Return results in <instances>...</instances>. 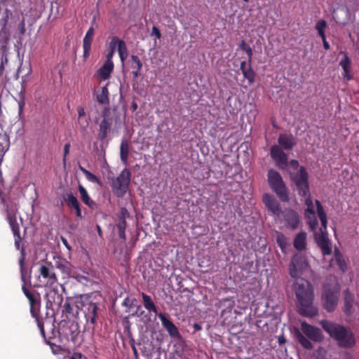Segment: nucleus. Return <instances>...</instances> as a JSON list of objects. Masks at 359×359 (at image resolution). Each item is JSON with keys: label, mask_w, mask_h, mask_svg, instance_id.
I'll return each instance as SVG.
<instances>
[{"label": "nucleus", "mask_w": 359, "mask_h": 359, "mask_svg": "<svg viewBox=\"0 0 359 359\" xmlns=\"http://www.w3.org/2000/svg\"><path fill=\"white\" fill-rule=\"evenodd\" d=\"M267 181L270 188L280 201L289 202L290 196L287 188L278 171L272 168L269 169L267 172Z\"/></svg>", "instance_id": "nucleus-6"}, {"label": "nucleus", "mask_w": 359, "mask_h": 359, "mask_svg": "<svg viewBox=\"0 0 359 359\" xmlns=\"http://www.w3.org/2000/svg\"><path fill=\"white\" fill-rule=\"evenodd\" d=\"M75 305H72L69 299H67L62 306V316L69 319L76 318L79 315V309L81 308L80 301H76Z\"/></svg>", "instance_id": "nucleus-17"}, {"label": "nucleus", "mask_w": 359, "mask_h": 359, "mask_svg": "<svg viewBox=\"0 0 359 359\" xmlns=\"http://www.w3.org/2000/svg\"><path fill=\"white\" fill-rule=\"evenodd\" d=\"M78 189L81 195V201L90 208H93L95 205V203L90 198L87 190L81 184L79 185Z\"/></svg>", "instance_id": "nucleus-33"}, {"label": "nucleus", "mask_w": 359, "mask_h": 359, "mask_svg": "<svg viewBox=\"0 0 359 359\" xmlns=\"http://www.w3.org/2000/svg\"><path fill=\"white\" fill-rule=\"evenodd\" d=\"M323 43V47L325 50H329L330 48V46L329 43L326 40V36L321 37Z\"/></svg>", "instance_id": "nucleus-61"}, {"label": "nucleus", "mask_w": 359, "mask_h": 359, "mask_svg": "<svg viewBox=\"0 0 359 359\" xmlns=\"http://www.w3.org/2000/svg\"><path fill=\"white\" fill-rule=\"evenodd\" d=\"M278 145L273 144L270 148V156L276 165L280 170L287 167V155L284 150H291L297 144L292 134L280 133L278 137Z\"/></svg>", "instance_id": "nucleus-3"}, {"label": "nucleus", "mask_w": 359, "mask_h": 359, "mask_svg": "<svg viewBox=\"0 0 359 359\" xmlns=\"http://www.w3.org/2000/svg\"><path fill=\"white\" fill-rule=\"evenodd\" d=\"M95 33V29L93 26H91L88 30L87 31L83 40V60H86L91 53V44L93 39V36Z\"/></svg>", "instance_id": "nucleus-19"}, {"label": "nucleus", "mask_w": 359, "mask_h": 359, "mask_svg": "<svg viewBox=\"0 0 359 359\" xmlns=\"http://www.w3.org/2000/svg\"><path fill=\"white\" fill-rule=\"evenodd\" d=\"M80 170L86 176V179L93 183H97L98 184H101L100 180L94 174L91 173L90 171L83 168L82 166H79Z\"/></svg>", "instance_id": "nucleus-43"}, {"label": "nucleus", "mask_w": 359, "mask_h": 359, "mask_svg": "<svg viewBox=\"0 0 359 359\" xmlns=\"http://www.w3.org/2000/svg\"><path fill=\"white\" fill-rule=\"evenodd\" d=\"M294 184L299 196L306 197L307 195L310 194L309 182H296Z\"/></svg>", "instance_id": "nucleus-40"}, {"label": "nucleus", "mask_w": 359, "mask_h": 359, "mask_svg": "<svg viewBox=\"0 0 359 359\" xmlns=\"http://www.w3.org/2000/svg\"><path fill=\"white\" fill-rule=\"evenodd\" d=\"M130 217V213L128 210L122 207L120 209V211L118 214V223L116 224L117 227H126L127 223H126V219Z\"/></svg>", "instance_id": "nucleus-36"}, {"label": "nucleus", "mask_w": 359, "mask_h": 359, "mask_svg": "<svg viewBox=\"0 0 359 359\" xmlns=\"http://www.w3.org/2000/svg\"><path fill=\"white\" fill-rule=\"evenodd\" d=\"M96 99L98 103L101 104H108L109 102V93L107 85L102 87L96 93Z\"/></svg>", "instance_id": "nucleus-29"}, {"label": "nucleus", "mask_w": 359, "mask_h": 359, "mask_svg": "<svg viewBox=\"0 0 359 359\" xmlns=\"http://www.w3.org/2000/svg\"><path fill=\"white\" fill-rule=\"evenodd\" d=\"M61 241H62V243L64 244V245H65V247H66L69 250H71V246H70V245L69 244V243H68L67 240L65 238H64V237H62H62H61Z\"/></svg>", "instance_id": "nucleus-62"}, {"label": "nucleus", "mask_w": 359, "mask_h": 359, "mask_svg": "<svg viewBox=\"0 0 359 359\" xmlns=\"http://www.w3.org/2000/svg\"><path fill=\"white\" fill-rule=\"evenodd\" d=\"M102 120L113 121L112 118L110 117V109L109 107H105L102 111Z\"/></svg>", "instance_id": "nucleus-49"}, {"label": "nucleus", "mask_w": 359, "mask_h": 359, "mask_svg": "<svg viewBox=\"0 0 359 359\" xmlns=\"http://www.w3.org/2000/svg\"><path fill=\"white\" fill-rule=\"evenodd\" d=\"M290 165L294 170L299 169V163L297 160L292 159L290 162L287 161V166Z\"/></svg>", "instance_id": "nucleus-53"}, {"label": "nucleus", "mask_w": 359, "mask_h": 359, "mask_svg": "<svg viewBox=\"0 0 359 359\" xmlns=\"http://www.w3.org/2000/svg\"><path fill=\"white\" fill-rule=\"evenodd\" d=\"M316 204L317 207V213L320 220H323L327 219L326 213L323 209V207L320 202L318 200H316Z\"/></svg>", "instance_id": "nucleus-48"}, {"label": "nucleus", "mask_w": 359, "mask_h": 359, "mask_svg": "<svg viewBox=\"0 0 359 359\" xmlns=\"http://www.w3.org/2000/svg\"><path fill=\"white\" fill-rule=\"evenodd\" d=\"M35 320H36V322L37 323V326L40 330V333H41V336L44 338L46 344H48L53 350L54 346H55L56 348H60V347L59 346H57L55 344L52 343L50 338L48 339H46L43 319L39 317V318H35Z\"/></svg>", "instance_id": "nucleus-37"}, {"label": "nucleus", "mask_w": 359, "mask_h": 359, "mask_svg": "<svg viewBox=\"0 0 359 359\" xmlns=\"http://www.w3.org/2000/svg\"><path fill=\"white\" fill-rule=\"evenodd\" d=\"M278 341L279 345H282L286 342V339L283 335H281L278 337Z\"/></svg>", "instance_id": "nucleus-63"}, {"label": "nucleus", "mask_w": 359, "mask_h": 359, "mask_svg": "<svg viewBox=\"0 0 359 359\" xmlns=\"http://www.w3.org/2000/svg\"><path fill=\"white\" fill-rule=\"evenodd\" d=\"M71 147L70 143H66L64 147V153H63V158L62 162L64 165H66V161H67V156L69 153V149Z\"/></svg>", "instance_id": "nucleus-51"}, {"label": "nucleus", "mask_w": 359, "mask_h": 359, "mask_svg": "<svg viewBox=\"0 0 359 359\" xmlns=\"http://www.w3.org/2000/svg\"><path fill=\"white\" fill-rule=\"evenodd\" d=\"M294 335L296 339L302 346V347L307 350H311L313 348L311 342L301 332L298 328H294Z\"/></svg>", "instance_id": "nucleus-30"}, {"label": "nucleus", "mask_w": 359, "mask_h": 359, "mask_svg": "<svg viewBox=\"0 0 359 359\" xmlns=\"http://www.w3.org/2000/svg\"><path fill=\"white\" fill-rule=\"evenodd\" d=\"M63 296L56 290L50 291L46 294V316L54 317L62 306Z\"/></svg>", "instance_id": "nucleus-10"}, {"label": "nucleus", "mask_w": 359, "mask_h": 359, "mask_svg": "<svg viewBox=\"0 0 359 359\" xmlns=\"http://www.w3.org/2000/svg\"><path fill=\"white\" fill-rule=\"evenodd\" d=\"M151 34L152 35H154L157 39H161V32L160 30L158 29V28L156 26H154L152 27V32H151Z\"/></svg>", "instance_id": "nucleus-55"}, {"label": "nucleus", "mask_w": 359, "mask_h": 359, "mask_svg": "<svg viewBox=\"0 0 359 359\" xmlns=\"http://www.w3.org/2000/svg\"><path fill=\"white\" fill-rule=\"evenodd\" d=\"M327 27V22L325 20H318L315 26L316 29L318 31V35L321 37L325 36V28Z\"/></svg>", "instance_id": "nucleus-44"}, {"label": "nucleus", "mask_w": 359, "mask_h": 359, "mask_svg": "<svg viewBox=\"0 0 359 359\" xmlns=\"http://www.w3.org/2000/svg\"><path fill=\"white\" fill-rule=\"evenodd\" d=\"M120 40L117 36H113L109 43L110 50H113L115 52L116 48H118Z\"/></svg>", "instance_id": "nucleus-50"}, {"label": "nucleus", "mask_w": 359, "mask_h": 359, "mask_svg": "<svg viewBox=\"0 0 359 359\" xmlns=\"http://www.w3.org/2000/svg\"><path fill=\"white\" fill-rule=\"evenodd\" d=\"M292 180L294 183L309 182V174L306 168L300 166L297 174L292 177Z\"/></svg>", "instance_id": "nucleus-34"}, {"label": "nucleus", "mask_w": 359, "mask_h": 359, "mask_svg": "<svg viewBox=\"0 0 359 359\" xmlns=\"http://www.w3.org/2000/svg\"><path fill=\"white\" fill-rule=\"evenodd\" d=\"M239 48L245 52L249 48H250V46L245 42V41L243 40L239 44Z\"/></svg>", "instance_id": "nucleus-57"}, {"label": "nucleus", "mask_w": 359, "mask_h": 359, "mask_svg": "<svg viewBox=\"0 0 359 359\" xmlns=\"http://www.w3.org/2000/svg\"><path fill=\"white\" fill-rule=\"evenodd\" d=\"M63 199L69 208L75 210L76 217L81 218V209L77 198L70 193L64 196Z\"/></svg>", "instance_id": "nucleus-22"}, {"label": "nucleus", "mask_w": 359, "mask_h": 359, "mask_svg": "<svg viewBox=\"0 0 359 359\" xmlns=\"http://www.w3.org/2000/svg\"><path fill=\"white\" fill-rule=\"evenodd\" d=\"M309 267V263L302 255L295 254L291 259L289 265V274L295 279H299V277L302 274V272Z\"/></svg>", "instance_id": "nucleus-11"}, {"label": "nucleus", "mask_w": 359, "mask_h": 359, "mask_svg": "<svg viewBox=\"0 0 359 359\" xmlns=\"http://www.w3.org/2000/svg\"><path fill=\"white\" fill-rule=\"evenodd\" d=\"M114 53L115 52L113 50H110L108 52V53L107 55V60H106V62H113L111 58L114 56Z\"/></svg>", "instance_id": "nucleus-60"}, {"label": "nucleus", "mask_w": 359, "mask_h": 359, "mask_svg": "<svg viewBox=\"0 0 359 359\" xmlns=\"http://www.w3.org/2000/svg\"><path fill=\"white\" fill-rule=\"evenodd\" d=\"M55 267L59 269L65 277L71 276L72 271V265L65 258L57 257L55 261Z\"/></svg>", "instance_id": "nucleus-21"}, {"label": "nucleus", "mask_w": 359, "mask_h": 359, "mask_svg": "<svg viewBox=\"0 0 359 359\" xmlns=\"http://www.w3.org/2000/svg\"><path fill=\"white\" fill-rule=\"evenodd\" d=\"M320 323L323 329L337 342L339 347L351 348L355 345L354 334L349 328L327 320H323Z\"/></svg>", "instance_id": "nucleus-2"}, {"label": "nucleus", "mask_w": 359, "mask_h": 359, "mask_svg": "<svg viewBox=\"0 0 359 359\" xmlns=\"http://www.w3.org/2000/svg\"><path fill=\"white\" fill-rule=\"evenodd\" d=\"M82 354L81 353L74 352L72 354L69 359H82Z\"/></svg>", "instance_id": "nucleus-59"}, {"label": "nucleus", "mask_w": 359, "mask_h": 359, "mask_svg": "<svg viewBox=\"0 0 359 359\" xmlns=\"http://www.w3.org/2000/svg\"><path fill=\"white\" fill-rule=\"evenodd\" d=\"M117 229L118 231V236H119L120 238L125 241L126 238V233H125L126 227H117Z\"/></svg>", "instance_id": "nucleus-56"}, {"label": "nucleus", "mask_w": 359, "mask_h": 359, "mask_svg": "<svg viewBox=\"0 0 359 359\" xmlns=\"http://www.w3.org/2000/svg\"><path fill=\"white\" fill-rule=\"evenodd\" d=\"M25 104V102L24 97H22V98L18 101V113L20 116L22 114Z\"/></svg>", "instance_id": "nucleus-54"}, {"label": "nucleus", "mask_w": 359, "mask_h": 359, "mask_svg": "<svg viewBox=\"0 0 359 359\" xmlns=\"http://www.w3.org/2000/svg\"><path fill=\"white\" fill-rule=\"evenodd\" d=\"M114 69L113 62H105L103 66L97 71V76L101 80H107L109 78Z\"/></svg>", "instance_id": "nucleus-25"}, {"label": "nucleus", "mask_w": 359, "mask_h": 359, "mask_svg": "<svg viewBox=\"0 0 359 359\" xmlns=\"http://www.w3.org/2000/svg\"><path fill=\"white\" fill-rule=\"evenodd\" d=\"M293 290L297 297V312L304 317L313 318L318 314V309L313 304L314 299L311 284L305 279H296Z\"/></svg>", "instance_id": "nucleus-1"}, {"label": "nucleus", "mask_w": 359, "mask_h": 359, "mask_svg": "<svg viewBox=\"0 0 359 359\" xmlns=\"http://www.w3.org/2000/svg\"><path fill=\"white\" fill-rule=\"evenodd\" d=\"M39 273L45 280L46 285L51 286L57 283V277L50 262L48 265H41L39 269Z\"/></svg>", "instance_id": "nucleus-15"}, {"label": "nucleus", "mask_w": 359, "mask_h": 359, "mask_svg": "<svg viewBox=\"0 0 359 359\" xmlns=\"http://www.w3.org/2000/svg\"><path fill=\"white\" fill-rule=\"evenodd\" d=\"M276 241L281 251L285 253L288 245L287 237L283 233L277 232Z\"/></svg>", "instance_id": "nucleus-39"}, {"label": "nucleus", "mask_w": 359, "mask_h": 359, "mask_svg": "<svg viewBox=\"0 0 359 359\" xmlns=\"http://www.w3.org/2000/svg\"><path fill=\"white\" fill-rule=\"evenodd\" d=\"M340 287L335 276L327 279L323 286L322 303L323 308L327 312H332L337 306L339 297Z\"/></svg>", "instance_id": "nucleus-5"}, {"label": "nucleus", "mask_w": 359, "mask_h": 359, "mask_svg": "<svg viewBox=\"0 0 359 359\" xmlns=\"http://www.w3.org/2000/svg\"><path fill=\"white\" fill-rule=\"evenodd\" d=\"M305 217L310 229L311 231H314L318 226V220L316 219V214H305Z\"/></svg>", "instance_id": "nucleus-45"}, {"label": "nucleus", "mask_w": 359, "mask_h": 359, "mask_svg": "<svg viewBox=\"0 0 359 359\" xmlns=\"http://www.w3.org/2000/svg\"><path fill=\"white\" fill-rule=\"evenodd\" d=\"M235 305L234 297H226L222 299L217 303V307H224V309L222 311L221 315L224 316L226 312H231Z\"/></svg>", "instance_id": "nucleus-26"}, {"label": "nucleus", "mask_w": 359, "mask_h": 359, "mask_svg": "<svg viewBox=\"0 0 359 359\" xmlns=\"http://www.w3.org/2000/svg\"><path fill=\"white\" fill-rule=\"evenodd\" d=\"M113 121L102 120L99 124L97 138L104 141L111 132Z\"/></svg>", "instance_id": "nucleus-23"}, {"label": "nucleus", "mask_w": 359, "mask_h": 359, "mask_svg": "<svg viewBox=\"0 0 359 359\" xmlns=\"http://www.w3.org/2000/svg\"><path fill=\"white\" fill-rule=\"evenodd\" d=\"M81 309L84 314L86 323L89 327L94 329L98 317V304L91 299L90 296L81 298L80 300Z\"/></svg>", "instance_id": "nucleus-7"}, {"label": "nucleus", "mask_w": 359, "mask_h": 359, "mask_svg": "<svg viewBox=\"0 0 359 359\" xmlns=\"http://www.w3.org/2000/svg\"><path fill=\"white\" fill-rule=\"evenodd\" d=\"M303 333L313 341H320L323 338L320 330L304 321L301 323Z\"/></svg>", "instance_id": "nucleus-16"}, {"label": "nucleus", "mask_w": 359, "mask_h": 359, "mask_svg": "<svg viewBox=\"0 0 359 359\" xmlns=\"http://www.w3.org/2000/svg\"><path fill=\"white\" fill-rule=\"evenodd\" d=\"M340 54L344 55V58L339 62V65L343 69V79L347 81L353 79V74L351 73V61L346 52L341 51Z\"/></svg>", "instance_id": "nucleus-20"}, {"label": "nucleus", "mask_w": 359, "mask_h": 359, "mask_svg": "<svg viewBox=\"0 0 359 359\" xmlns=\"http://www.w3.org/2000/svg\"><path fill=\"white\" fill-rule=\"evenodd\" d=\"M294 248L299 250L302 251L306 246V233L301 231L297 234L294 239Z\"/></svg>", "instance_id": "nucleus-27"}, {"label": "nucleus", "mask_w": 359, "mask_h": 359, "mask_svg": "<svg viewBox=\"0 0 359 359\" xmlns=\"http://www.w3.org/2000/svg\"><path fill=\"white\" fill-rule=\"evenodd\" d=\"M118 53L121 62H124L128 57V49L125 41L122 39L120 40L118 46Z\"/></svg>", "instance_id": "nucleus-41"}, {"label": "nucleus", "mask_w": 359, "mask_h": 359, "mask_svg": "<svg viewBox=\"0 0 359 359\" xmlns=\"http://www.w3.org/2000/svg\"><path fill=\"white\" fill-rule=\"evenodd\" d=\"M305 198L304 203L306 205V209L305 210V214H315V209L313 203V200L311 198V194L307 195Z\"/></svg>", "instance_id": "nucleus-46"}, {"label": "nucleus", "mask_w": 359, "mask_h": 359, "mask_svg": "<svg viewBox=\"0 0 359 359\" xmlns=\"http://www.w3.org/2000/svg\"><path fill=\"white\" fill-rule=\"evenodd\" d=\"M241 70L244 78L248 81L249 84H252L255 79V73L252 68L251 63L242 61L241 63Z\"/></svg>", "instance_id": "nucleus-24"}, {"label": "nucleus", "mask_w": 359, "mask_h": 359, "mask_svg": "<svg viewBox=\"0 0 359 359\" xmlns=\"http://www.w3.org/2000/svg\"><path fill=\"white\" fill-rule=\"evenodd\" d=\"M131 172L125 168L118 176L111 180V189L117 197H123L127 192L130 182Z\"/></svg>", "instance_id": "nucleus-8"}, {"label": "nucleus", "mask_w": 359, "mask_h": 359, "mask_svg": "<svg viewBox=\"0 0 359 359\" xmlns=\"http://www.w3.org/2000/svg\"><path fill=\"white\" fill-rule=\"evenodd\" d=\"M286 228L292 230L297 229L300 223L299 214L292 208H284L280 214V218Z\"/></svg>", "instance_id": "nucleus-12"}, {"label": "nucleus", "mask_w": 359, "mask_h": 359, "mask_svg": "<svg viewBox=\"0 0 359 359\" xmlns=\"http://www.w3.org/2000/svg\"><path fill=\"white\" fill-rule=\"evenodd\" d=\"M320 222H321L322 226L323 227V231L327 232V219H323V220H320Z\"/></svg>", "instance_id": "nucleus-64"}, {"label": "nucleus", "mask_w": 359, "mask_h": 359, "mask_svg": "<svg viewBox=\"0 0 359 359\" xmlns=\"http://www.w3.org/2000/svg\"><path fill=\"white\" fill-rule=\"evenodd\" d=\"M129 155V143L128 140H123L120 147V158L123 164H127Z\"/></svg>", "instance_id": "nucleus-35"}, {"label": "nucleus", "mask_w": 359, "mask_h": 359, "mask_svg": "<svg viewBox=\"0 0 359 359\" xmlns=\"http://www.w3.org/2000/svg\"><path fill=\"white\" fill-rule=\"evenodd\" d=\"M78 112V121L79 123L83 127L86 128L88 125V121L86 118V112L83 107H79L77 108Z\"/></svg>", "instance_id": "nucleus-42"}, {"label": "nucleus", "mask_w": 359, "mask_h": 359, "mask_svg": "<svg viewBox=\"0 0 359 359\" xmlns=\"http://www.w3.org/2000/svg\"><path fill=\"white\" fill-rule=\"evenodd\" d=\"M262 202L264 204L270 215L276 219L280 218L283 211L279 201L272 194L265 193L262 196Z\"/></svg>", "instance_id": "nucleus-13"}, {"label": "nucleus", "mask_w": 359, "mask_h": 359, "mask_svg": "<svg viewBox=\"0 0 359 359\" xmlns=\"http://www.w3.org/2000/svg\"><path fill=\"white\" fill-rule=\"evenodd\" d=\"M141 296L142 297V302L144 308L149 312H153L158 315V308L154 303L151 297L144 292L141 293Z\"/></svg>", "instance_id": "nucleus-31"}, {"label": "nucleus", "mask_w": 359, "mask_h": 359, "mask_svg": "<svg viewBox=\"0 0 359 359\" xmlns=\"http://www.w3.org/2000/svg\"><path fill=\"white\" fill-rule=\"evenodd\" d=\"M130 59V67L133 69L132 74L135 79H137L140 76V72L142 68V63L137 55H131Z\"/></svg>", "instance_id": "nucleus-28"}, {"label": "nucleus", "mask_w": 359, "mask_h": 359, "mask_svg": "<svg viewBox=\"0 0 359 359\" xmlns=\"http://www.w3.org/2000/svg\"><path fill=\"white\" fill-rule=\"evenodd\" d=\"M314 239L323 256L332 254V242L327 236V232L323 231L322 228L320 229L314 233Z\"/></svg>", "instance_id": "nucleus-14"}, {"label": "nucleus", "mask_w": 359, "mask_h": 359, "mask_svg": "<svg viewBox=\"0 0 359 359\" xmlns=\"http://www.w3.org/2000/svg\"><path fill=\"white\" fill-rule=\"evenodd\" d=\"M245 53H247L248 55V61L247 63H251L252 62V49L250 48H249L246 51Z\"/></svg>", "instance_id": "nucleus-58"}, {"label": "nucleus", "mask_w": 359, "mask_h": 359, "mask_svg": "<svg viewBox=\"0 0 359 359\" xmlns=\"http://www.w3.org/2000/svg\"><path fill=\"white\" fill-rule=\"evenodd\" d=\"M158 317L161 321L163 327L168 332L169 335L172 337H179L180 334L176 325L168 318L164 313H160Z\"/></svg>", "instance_id": "nucleus-18"}, {"label": "nucleus", "mask_w": 359, "mask_h": 359, "mask_svg": "<svg viewBox=\"0 0 359 359\" xmlns=\"http://www.w3.org/2000/svg\"><path fill=\"white\" fill-rule=\"evenodd\" d=\"M34 310L32 309V307L30 308V313L32 316L33 318H39L40 317L39 316V312H40V304H36L34 307Z\"/></svg>", "instance_id": "nucleus-52"}, {"label": "nucleus", "mask_w": 359, "mask_h": 359, "mask_svg": "<svg viewBox=\"0 0 359 359\" xmlns=\"http://www.w3.org/2000/svg\"><path fill=\"white\" fill-rule=\"evenodd\" d=\"M344 302H345V312L346 313H350V311L353 306V297L351 294L349 293V292L347 290L345 297H344Z\"/></svg>", "instance_id": "nucleus-47"}, {"label": "nucleus", "mask_w": 359, "mask_h": 359, "mask_svg": "<svg viewBox=\"0 0 359 359\" xmlns=\"http://www.w3.org/2000/svg\"><path fill=\"white\" fill-rule=\"evenodd\" d=\"M337 264L338 265L340 271L343 273L346 272L347 270V264L344 258L343 255L339 250V248H336L334 250V259Z\"/></svg>", "instance_id": "nucleus-32"}, {"label": "nucleus", "mask_w": 359, "mask_h": 359, "mask_svg": "<svg viewBox=\"0 0 359 359\" xmlns=\"http://www.w3.org/2000/svg\"><path fill=\"white\" fill-rule=\"evenodd\" d=\"M22 290L29 300L30 308L32 307V309L34 310V307L36 304H41L40 299H37L34 294L29 291V290L26 287L25 283L22 285Z\"/></svg>", "instance_id": "nucleus-38"}, {"label": "nucleus", "mask_w": 359, "mask_h": 359, "mask_svg": "<svg viewBox=\"0 0 359 359\" xmlns=\"http://www.w3.org/2000/svg\"><path fill=\"white\" fill-rule=\"evenodd\" d=\"M1 203L4 205L6 208V219L8 222V224L11 228L12 232L13 233L14 239H15V246L17 250H20L21 252V258L19 260V264L20 266L21 271V278L22 281L25 282V277L24 274V264H25V250L24 247L20 246V243L22 241V238L20 236V226L17 222L16 213L18 212V207L16 204H8L5 203V200L4 198H1Z\"/></svg>", "instance_id": "nucleus-4"}, {"label": "nucleus", "mask_w": 359, "mask_h": 359, "mask_svg": "<svg viewBox=\"0 0 359 359\" xmlns=\"http://www.w3.org/2000/svg\"><path fill=\"white\" fill-rule=\"evenodd\" d=\"M58 333L61 338L76 343L80 333L79 325L74 321L62 320L59 325Z\"/></svg>", "instance_id": "nucleus-9"}]
</instances>
